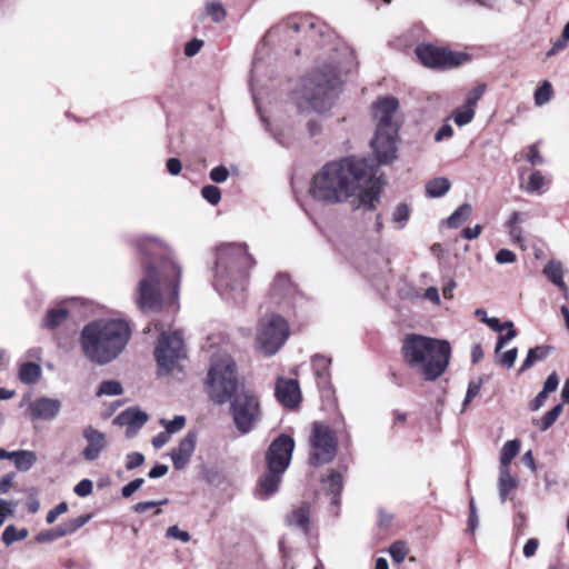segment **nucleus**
<instances>
[{
    "instance_id": "f257e3e1",
    "label": "nucleus",
    "mask_w": 569,
    "mask_h": 569,
    "mask_svg": "<svg viewBox=\"0 0 569 569\" xmlns=\"http://www.w3.org/2000/svg\"><path fill=\"white\" fill-rule=\"evenodd\" d=\"M377 167L366 157L347 156L327 162L312 177L309 193L325 206L358 200V207L372 211L380 201Z\"/></svg>"
},
{
    "instance_id": "f03ea898",
    "label": "nucleus",
    "mask_w": 569,
    "mask_h": 569,
    "mask_svg": "<svg viewBox=\"0 0 569 569\" xmlns=\"http://www.w3.org/2000/svg\"><path fill=\"white\" fill-rule=\"evenodd\" d=\"M139 253L148 259L144 274L137 288L136 302L142 311H158L163 305L176 306L179 297L181 267L171 258L163 257L154 266L156 257L163 251V243L153 237L136 240Z\"/></svg>"
},
{
    "instance_id": "7ed1b4c3",
    "label": "nucleus",
    "mask_w": 569,
    "mask_h": 569,
    "mask_svg": "<svg viewBox=\"0 0 569 569\" xmlns=\"http://www.w3.org/2000/svg\"><path fill=\"white\" fill-rule=\"evenodd\" d=\"M254 263L246 243H224L217 248L212 284L222 299L233 303L244 301L249 270Z\"/></svg>"
},
{
    "instance_id": "20e7f679",
    "label": "nucleus",
    "mask_w": 569,
    "mask_h": 569,
    "mask_svg": "<svg viewBox=\"0 0 569 569\" xmlns=\"http://www.w3.org/2000/svg\"><path fill=\"white\" fill-rule=\"evenodd\" d=\"M131 338L123 319L100 318L86 323L79 333L83 356H120Z\"/></svg>"
},
{
    "instance_id": "39448f33",
    "label": "nucleus",
    "mask_w": 569,
    "mask_h": 569,
    "mask_svg": "<svg viewBox=\"0 0 569 569\" xmlns=\"http://www.w3.org/2000/svg\"><path fill=\"white\" fill-rule=\"evenodd\" d=\"M340 79L337 69L327 64L303 77L301 88L296 92V103L300 111H328L337 97Z\"/></svg>"
},
{
    "instance_id": "423d86ee",
    "label": "nucleus",
    "mask_w": 569,
    "mask_h": 569,
    "mask_svg": "<svg viewBox=\"0 0 569 569\" xmlns=\"http://www.w3.org/2000/svg\"><path fill=\"white\" fill-rule=\"evenodd\" d=\"M204 391L210 401L222 406L238 393V373L232 358H217L210 366Z\"/></svg>"
},
{
    "instance_id": "0eeeda50",
    "label": "nucleus",
    "mask_w": 569,
    "mask_h": 569,
    "mask_svg": "<svg viewBox=\"0 0 569 569\" xmlns=\"http://www.w3.org/2000/svg\"><path fill=\"white\" fill-rule=\"evenodd\" d=\"M229 401L234 427L241 435H248L262 417L259 398L251 389L242 387Z\"/></svg>"
},
{
    "instance_id": "6e6552de",
    "label": "nucleus",
    "mask_w": 569,
    "mask_h": 569,
    "mask_svg": "<svg viewBox=\"0 0 569 569\" xmlns=\"http://www.w3.org/2000/svg\"><path fill=\"white\" fill-rule=\"evenodd\" d=\"M289 335V325L283 317L276 313L267 315L257 328V348L266 356H273L286 343Z\"/></svg>"
},
{
    "instance_id": "1a4fd4ad",
    "label": "nucleus",
    "mask_w": 569,
    "mask_h": 569,
    "mask_svg": "<svg viewBox=\"0 0 569 569\" xmlns=\"http://www.w3.org/2000/svg\"><path fill=\"white\" fill-rule=\"evenodd\" d=\"M309 445V460L313 466L330 462L337 453V437L329 426L321 422L312 425Z\"/></svg>"
},
{
    "instance_id": "9d476101",
    "label": "nucleus",
    "mask_w": 569,
    "mask_h": 569,
    "mask_svg": "<svg viewBox=\"0 0 569 569\" xmlns=\"http://www.w3.org/2000/svg\"><path fill=\"white\" fill-rule=\"evenodd\" d=\"M415 53L421 64L432 69L457 67L468 59L466 53L453 52L429 43L418 44L415 49Z\"/></svg>"
},
{
    "instance_id": "9b49d317",
    "label": "nucleus",
    "mask_w": 569,
    "mask_h": 569,
    "mask_svg": "<svg viewBox=\"0 0 569 569\" xmlns=\"http://www.w3.org/2000/svg\"><path fill=\"white\" fill-rule=\"evenodd\" d=\"M402 356H451V346L447 340L410 333L403 339Z\"/></svg>"
},
{
    "instance_id": "f8f14e48",
    "label": "nucleus",
    "mask_w": 569,
    "mask_h": 569,
    "mask_svg": "<svg viewBox=\"0 0 569 569\" xmlns=\"http://www.w3.org/2000/svg\"><path fill=\"white\" fill-rule=\"evenodd\" d=\"M397 134L398 129H376L375 138L371 140V148L376 156V161L372 159L370 160L377 168L379 164H388L397 158Z\"/></svg>"
},
{
    "instance_id": "ddd939ff",
    "label": "nucleus",
    "mask_w": 569,
    "mask_h": 569,
    "mask_svg": "<svg viewBox=\"0 0 569 569\" xmlns=\"http://www.w3.org/2000/svg\"><path fill=\"white\" fill-rule=\"evenodd\" d=\"M293 449L295 441L291 437L287 435L279 436L271 442L267 451V467L286 471L290 465Z\"/></svg>"
},
{
    "instance_id": "4468645a",
    "label": "nucleus",
    "mask_w": 569,
    "mask_h": 569,
    "mask_svg": "<svg viewBox=\"0 0 569 569\" xmlns=\"http://www.w3.org/2000/svg\"><path fill=\"white\" fill-rule=\"evenodd\" d=\"M186 343L180 330H162L159 333L153 356H186Z\"/></svg>"
},
{
    "instance_id": "2eb2a0df",
    "label": "nucleus",
    "mask_w": 569,
    "mask_h": 569,
    "mask_svg": "<svg viewBox=\"0 0 569 569\" xmlns=\"http://www.w3.org/2000/svg\"><path fill=\"white\" fill-rule=\"evenodd\" d=\"M274 395L277 400L287 409H296L302 398L298 381L284 377H278Z\"/></svg>"
},
{
    "instance_id": "dca6fc26",
    "label": "nucleus",
    "mask_w": 569,
    "mask_h": 569,
    "mask_svg": "<svg viewBox=\"0 0 569 569\" xmlns=\"http://www.w3.org/2000/svg\"><path fill=\"white\" fill-rule=\"evenodd\" d=\"M323 28H326V26L318 22L313 17L288 18L279 26L271 28L263 37V41L271 38L278 30L284 29L292 30L295 32L315 31L317 29L318 34L322 37L325 34Z\"/></svg>"
},
{
    "instance_id": "f3484780",
    "label": "nucleus",
    "mask_w": 569,
    "mask_h": 569,
    "mask_svg": "<svg viewBox=\"0 0 569 569\" xmlns=\"http://www.w3.org/2000/svg\"><path fill=\"white\" fill-rule=\"evenodd\" d=\"M408 366L426 380H435L445 372L448 358H409Z\"/></svg>"
},
{
    "instance_id": "a211bd4d",
    "label": "nucleus",
    "mask_w": 569,
    "mask_h": 569,
    "mask_svg": "<svg viewBox=\"0 0 569 569\" xmlns=\"http://www.w3.org/2000/svg\"><path fill=\"white\" fill-rule=\"evenodd\" d=\"M201 350L207 356H231L239 351L223 331L208 335L201 345Z\"/></svg>"
},
{
    "instance_id": "6ab92c4d",
    "label": "nucleus",
    "mask_w": 569,
    "mask_h": 569,
    "mask_svg": "<svg viewBox=\"0 0 569 569\" xmlns=\"http://www.w3.org/2000/svg\"><path fill=\"white\" fill-rule=\"evenodd\" d=\"M82 436L87 441V446L82 451V457L87 461L97 460L101 452L107 448L108 441L103 432L88 426L83 429Z\"/></svg>"
},
{
    "instance_id": "aec40b11",
    "label": "nucleus",
    "mask_w": 569,
    "mask_h": 569,
    "mask_svg": "<svg viewBox=\"0 0 569 569\" xmlns=\"http://www.w3.org/2000/svg\"><path fill=\"white\" fill-rule=\"evenodd\" d=\"M398 104V100L393 97H383L373 104V114L378 120L377 128L397 129L392 119Z\"/></svg>"
},
{
    "instance_id": "412c9836",
    "label": "nucleus",
    "mask_w": 569,
    "mask_h": 569,
    "mask_svg": "<svg viewBox=\"0 0 569 569\" xmlns=\"http://www.w3.org/2000/svg\"><path fill=\"white\" fill-rule=\"evenodd\" d=\"M481 321L487 323L492 329L496 336L495 356H498L499 351L508 343L512 338L516 337V329L511 321L501 322L498 318H481Z\"/></svg>"
},
{
    "instance_id": "4be33fe9",
    "label": "nucleus",
    "mask_w": 569,
    "mask_h": 569,
    "mask_svg": "<svg viewBox=\"0 0 569 569\" xmlns=\"http://www.w3.org/2000/svg\"><path fill=\"white\" fill-rule=\"evenodd\" d=\"M196 441H197L196 432L190 431L179 442V446L171 451V453H170L171 460H172L173 467L177 470H181L188 465L191 456L194 452Z\"/></svg>"
},
{
    "instance_id": "5701e85b",
    "label": "nucleus",
    "mask_w": 569,
    "mask_h": 569,
    "mask_svg": "<svg viewBox=\"0 0 569 569\" xmlns=\"http://www.w3.org/2000/svg\"><path fill=\"white\" fill-rule=\"evenodd\" d=\"M60 409L61 402L49 397H40L29 405V410L34 419L52 420Z\"/></svg>"
},
{
    "instance_id": "b1692460",
    "label": "nucleus",
    "mask_w": 569,
    "mask_h": 569,
    "mask_svg": "<svg viewBox=\"0 0 569 569\" xmlns=\"http://www.w3.org/2000/svg\"><path fill=\"white\" fill-rule=\"evenodd\" d=\"M148 421V415L137 408H128L119 413L113 423L127 427V436H133L146 422Z\"/></svg>"
},
{
    "instance_id": "393cba45",
    "label": "nucleus",
    "mask_w": 569,
    "mask_h": 569,
    "mask_svg": "<svg viewBox=\"0 0 569 569\" xmlns=\"http://www.w3.org/2000/svg\"><path fill=\"white\" fill-rule=\"evenodd\" d=\"M283 473L284 471H280V469L267 467V471L259 479L256 496L259 499H268L274 495L279 489Z\"/></svg>"
},
{
    "instance_id": "a878e982",
    "label": "nucleus",
    "mask_w": 569,
    "mask_h": 569,
    "mask_svg": "<svg viewBox=\"0 0 569 569\" xmlns=\"http://www.w3.org/2000/svg\"><path fill=\"white\" fill-rule=\"evenodd\" d=\"M186 358H157L158 376L161 378H172L183 380L187 376V368L182 360Z\"/></svg>"
},
{
    "instance_id": "bb28decb",
    "label": "nucleus",
    "mask_w": 569,
    "mask_h": 569,
    "mask_svg": "<svg viewBox=\"0 0 569 569\" xmlns=\"http://www.w3.org/2000/svg\"><path fill=\"white\" fill-rule=\"evenodd\" d=\"M311 505L309 502H301L295 506L290 513L287 516V523L290 527L301 530L305 535L310 530Z\"/></svg>"
},
{
    "instance_id": "cd10ccee",
    "label": "nucleus",
    "mask_w": 569,
    "mask_h": 569,
    "mask_svg": "<svg viewBox=\"0 0 569 569\" xmlns=\"http://www.w3.org/2000/svg\"><path fill=\"white\" fill-rule=\"evenodd\" d=\"M519 178L520 188L528 193H537L545 186V177L539 170L521 168Z\"/></svg>"
},
{
    "instance_id": "c85d7f7f",
    "label": "nucleus",
    "mask_w": 569,
    "mask_h": 569,
    "mask_svg": "<svg viewBox=\"0 0 569 569\" xmlns=\"http://www.w3.org/2000/svg\"><path fill=\"white\" fill-rule=\"evenodd\" d=\"M543 274L557 286L565 296H567L568 287L563 281L562 264L560 261L550 260L543 268Z\"/></svg>"
},
{
    "instance_id": "c756f323",
    "label": "nucleus",
    "mask_w": 569,
    "mask_h": 569,
    "mask_svg": "<svg viewBox=\"0 0 569 569\" xmlns=\"http://www.w3.org/2000/svg\"><path fill=\"white\" fill-rule=\"evenodd\" d=\"M69 317V311L64 308H52L49 309L41 322V327L44 329L53 330L62 325Z\"/></svg>"
},
{
    "instance_id": "7c9ffc66",
    "label": "nucleus",
    "mask_w": 569,
    "mask_h": 569,
    "mask_svg": "<svg viewBox=\"0 0 569 569\" xmlns=\"http://www.w3.org/2000/svg\"><path fill=\"white\" fill-rule=\"evenodd\" d=\"M518 482L515 477L510 475V470L506 468L499 469V497L501 502H505L508 495L517 487Z\"/></svg>"
},
{
    "instance_id": "2f4dec72",
    "label": "nucleus",
    "mask_w": 569,
    "mask_h": 569,
    "mask_svg": "<svg viewBox=\"0 0 569 569\" xmlns=\"http://www.w3.org/2000/svg\"><path fill=\"white\" fill-rule=\"evenodd\" d=\"M325 489L331 495V503L339 505V495L342 490V476L339 472L331 471L327 479L323 480Z\"/></svg>"
},
{
    "instance_id": "473e14b6",
    "label": "nucleus",
    "mask_w": 569,
    "mask_h": 569,
    "mask_svg": "<svg viewBox=\"0 0 569 569\" xmlns=\"http://www.w3.org/2000/svg\"><path fill=\"white\" fill-rule=\"evenodd\" d=\"M41 367L36 362H23L19 368V379L26 385L36 383L41 377Z\"/></svg>"
},
{
    "instance_id": "72a5a7b5",
    "label": "nucleus",
    "mask_w": 569,
    "mask_h": 569,
    "mask_svg": "<svg viewBox=\"0 0 569 569\" xmlns=\"http://www.w3.org/2000/svg\"><path fill=\"white\" fill-rule=\"evenodd\" d=\"M11 460H13L16 468L19 471L30 470L37 461V456L30 450L12 451Z\"/></svg>"
},
{
    "instance_id": "f704fd0d",
    "label": "nucleus",
    "mask_w": 569,
    "mask_h": 569,
    "mask_svg": "<svg viewBox=\"0 0 569 569\" xmlns=\"http://www.w3.org/2000/svg\"><path fill=\"white\" fill-rule=\"evenodd\" d=\"M472 213V207L469 203L459 206L447 219L449 228L456 229L465 223Z\"/></svg>"
},
{
    "instance_id": "c9c22d12",
    "label": "nucleus",
    "mask_w": 569,
    "mask_h": 569,
    "mask_svg": "<svg viewBox=\"0 0 569 569\" xmlns=\"http://www.w3.org/2000/svg\"><path fill=\"white\" fill-rule=\"evenodd\" d=\"M450 189V181L447 178H433L426 184V192L431 198H440Z\"/></svg>"
},
{
    "instance_id": "e433bc0d",
    "label": "nucleus",
    "mask_w": 569,
    "mask_h": 569,
    "mask_svg": "<svg viewBox=\"0 0 569 569\" xmlns=\"http://www.w3.org/2000/svg\"><path fill=\"white\" fill-rule=\"evenodd\" d=\"M520 441L518 439L507 441L500 453V468L509 469L512 459L519 453Z\"/></svg>"
},
{
    "instance_id": "4c0bfd02",
    "label": "nucleus",
    "mask_w": 569,
    "mask_h": 569,
    "mask_svg": "<svg viewBox=\"0 0 569 569\" xmlns=\"http://www.w3.org/2000/svg\"><path fill=\"white\" fill-rule=\"evenodd\" d=\"M28 535V529H17L13 525H9L2 532V541L4 542L6 546H10L16 541L26 539Z\"/></svg>"
},
{
    "instance_id": "58836bf2",
    "label": "nucleus",
    "mask_w": 569,
    "mask_h": 569,
    "mask_svg": "<svg viewBox=\"0 0 569 569\" xmlns=\"http://www.w3.org/2000/svg\"><path fill=\"white\" fill-rule=\"evenodd\" d=\"M562 405H556L552 409H550L546 415L535 423L540 428L541 431L548 430L555 421L559 418L562 412Z\"/></svg>"
},
{
    "instance_id": "ea45409f",
    "label": "nucleus",
    "mask_w": 569,
    "mask_h": 569,
    "mask_svg": "<svg viewBox=\"0 0 569 569\" xmlns=\"http://www.w3.org/2000/svg\"><path fill=\"white\" fill-rule=\"evenodd\" d=\"M475 114V109L462 104L461 108H458L452 112V118L458 127H463L473 120Z\"/></svg>"
},
{
    "instance_id": "a19ab883",
    "label": "nucleus",
    "mask_w": 569,
    "mask_h": 569,
    "mask_svg": "<svg viewBox=\"0 0 569 569\" xmlns=\"http://www.w3.org/2000/svg\"><path fill=\"white\" fill-rule=\"evenodd\" d=\"M483 379L481 377L469 381L461 411H465L468 408V405L479 395Z\"/></svg>"
},
{
    "instance_id": "79ce46f5",
    "label": "nucleus",
    "mask_w": 569,
    "mask_h": 569,
    "mask_svg": "<svg viewBox=\"0 0 569 569\" xmlns=\"http://www.w3.org/2000/svg\"><path fill=\"white\" fill-rule=\"evenodd\" d=\"M90 520V515L80 516L74 519H70L64 523L59 525L61 528V533L64 536L71 535L82 526H84Z\"/></svg>"
},
{
    "instance_id": "37998d69",
    "label": "nucleus",
    "mask_w": 569,
    "mask_h": 569,
    "mask_svg": "<svg viewBox=\"0 0 569 569\" xmlns=\"http://www.w3.org/2000/svg\"><path fill=\"white\" fill-rule=\"evenodd\" d=\"M552 96V87L549 81H543L535 91V103L537 106L546 104Z\"/></svg>"
},
{
    "instance_id": "c03bdc74",
    "label": "nucleus",
    "mask_w": 569,
    "mask_h": 569,
    "mask_svg": "<svg viewBox=\"0 0 569 569\" xmlns=\"http://www.w3.org/2000/svg\"><path fill=\"white\" fill-rule=\"evenodd\" d=\"M410 217V209L406 203L398 204L392 212V222L399 224V229H402L408 222Z\"/></svg>"
},
{
    "instance_id": "a18cd8bd",
    "label": "nucleus",
    "mask_w": 569,
    "mask_h": 569,
    "mask_svg": "<svg viewBox=\"0 0 569 569\" xmlns=\"http://www.w3.org/2000/svg\"><path fill=\"white\" fill-rule=\"evenodd\" d=\"M160 423L170 436L180 431L184 427L186 418L183 416H176L172 420L161 419Z\"/></svg>"
},
{
    "instance_id": "49530a36",
    "label": "nucleus",
    "mask_w": 569,
    "mask_h": 569,
    "mask_svg": "<svg viewBox=\"0 0 569 569\" xmlns=\"http://www.w3.org/2000/svg\"><path fill=\"white\" fill-rule=\"evenodd\" d=\"M408 551V547L403 541H397L389 548V553L397 563H401L406 559Z\"/></svg>"
},
{
    "instance_id": "de8ad7c7",
    "label": "nucleus",
    "mask_w": 569,
    "mask_h": 569,
    "mask_svg": "<svg viewBox=\"0 0 569 569\" xmlns=\"http://www.w3.org/2000/svg\"><path fill=\"white\" fill-rule=\"evenodd\" d=\"M485 91H486L485 83H480V84L476 86L467 93L463 104L471 109H475V107L477 106L478 101L481 99Z\"/></svg>"
},
{
    "instance_id": "09e8293b",
    "label": "nucleus",
    "mask_w": 569,
    "mask_h": 569,
    "mask_svg": "<svg viewBox=\"0 0 569 569\" xmlns=\"http://www.w3.org/2000/svg\"><path fill=\"white\" fill-rule=\"evenodd\" d=\"M201 196L206 199L210 204L216 206L221 200V190L213 186L207 184L201 189Z\"/></svg>"
},
{
    "instance_id": "8fccbe9b",
    "label": "nucleus",
    "mask_w": 569,
    "mask_h": 569,
    "mask_svg": "<svg viewBox=\"0 0 569 569\" xmlns=\"http://www.w3.org/2000/svg\"><path fill=\"white\" fill-rule=\"evenodd\" d=\"M122 393V386L120 382L114 380L103 381L100 387L98 395H107V396H118Z\"/></svg>"
},
{
    "instance_id": "3c124183",
    "label": "nucleus",
    "mask_w": 569,
    "mask_h": 569,
    "mask_svg": "<svg viewBox=\"0 0 569 569\" xmlns=\"http://www.w3.org/2000/svg\"><path fill=\"white\" fill-rule=\"evenodd\" d=\"M479 525V517L477 513L476 502L475 499L471 498L469 501V518H468V525H467V532L473 533Z\"/></svg>"
},
{
    "instance_id": "603ef678",
    "label": "nucleus",
    "mask_w": 569,
    "mask_h": 569,
    "mask_svg": "<svg viewBox=\"0 0 569 569\" xmlns=\"http://www.w3.org/2000/svg\"><path fill=\"white\" fill-rule=\"evenodd\" d=\"M207 13L211 17L212 21L220 22L226 17V10L219 2H212L207 4Z\"/></svg>"
},
{
    "instance_id": "864d4df0",
    "label": "nucleus",
    "mask_w": 569,
    "mask_h": 569,
    "mask_svg": "<svg viewBox=\"0 0 569 569\" xmlns=\"http://www.w3.org/2000/svg\"><path fill=\"white\" fill-rule=\"evenodd\" d=\"M166 537L169 539H178L184 543L191 540V536L188 531L181 530L178 526H171L166 530Z\"/></svg>"
},
{
    "instance_id": "5fc2aeb1",
    "label": "nucleus",
    "mask_w": 569,
    "mask_h": 569,
    "mask_svg": "<svg viewBox=\"0 0 569 569\" xmlns=\"http://www.w3.org/2000/svg\"><path fill=\"white\" fill-rule=\"evenodd\" d=\"M526 160L533 166H541L545 163V159L540 154L538 146L536 143L531 144L526 154Z\"/></svg>"
},
{
    "instance_id": "6e6d98bb",
    "label": "nucleus",
    "mask_w": 569,
    "mask_h": 569,
    "mask_svg": "<svg viewBox=\"0 0 569 569\" xmlns=\"http://www.w3.org/2000/svg\"><path fill=\"white\" fill-rule=\"evenodd\" d=\"M17 503L0 498V527L3 525L6 518L13 513Z\"/></svg>"
},
{
    "instance_id": "4d7b16f0",
    "label": "nucleus",
    "mask_w": 569,
    "mask_h": 569,
    "mask_svg": "<svg viewBox=\"0 0 569 569\" xmlns=\"http://www.w3.org/2000/svg\"><path fill=\"white\" fill-rule=\"evenodd\" d=\"M93 485L92 481L89 479H82L73 488L74 493L79 497H88L89 495H91Z\"/></svg>"
},
{
    "instance_id": "13d9d810",
    "label": "nucleus",
    "mask_w": 569,
    "mask_h": 569,
    "mask_svg": "<svg viewBox=\"0 0 569 569\" xmlns=\"http://www.w3.org/2000/svg\"><path fill=\"white\" fill-rule=\"evenodd\" d=\"M210 179L216 183L224 182L229 177V170L224 166H218L211 169Z\"/></svg>"
},
{
    "instance_id": "bf43d9fd",
    "label": "nucleus",
    "mask_w": 569,
    "mask_h": 569,
    "mask_svg": "<svg viewBox=\"0 0 569 569\" xmlns=\"http://www.w3.org/2000/svg\"><path fill=\"white\" fill-rule=\"evenodd\" d=\"M61 537H64V535L61 533V528L58 526L57 528H54L52 530L40 532L36 537V540L38 542H47V541H52V540L61 538Z\"/></svg>"
},
{
    "instance_id": "052dcab7",
    "label": "nucleus",
    "mask_w": 569,
    "mask_h": 569,
    "mask_svg": "<svg viewBox=\"0 0 569 569\" xmlns=\"http://www.w3.org/2000/svg\"><path fill=\"white\" fill-rule=\"evenodd\" d=\"M143 482L144 480L142 478H137L127 483L121 489L122 497L129 498L131 495H133L137 490H139L142 487Z\"/></svg>"
},
{
    "instance_id": "680f3d73",
    "label": "nucleus",
    "mask_w": 569,
    "mask_h": 569,
    "mask_svg": "<svg viewBox=\"0 0 569 569\" xmlns=\"http://www.w3.org/2000/svg\"><path fill=\"white\" fill-rule=\"evenodd\" d=\"M495 259L500 264L512 263L516 261V253L509 249H500Z\"/></svg>"
},
{
    "instance_id": "e2e57ef3",
    "label": "nucleus",
    "mask_w": 569,
    "mask_h": 569,
    "mask_svg": "<svg viewBox=\"0 0 569 569\" xmlns=\"http://www.w3.org/2000/svg\"><path fill=\"white\" fill-rule=\"evenodd\" d=\"M144 462V456L140 452H131L127 456L126 468L133 470Z\"/></svg>"
},
{
    "instance_id": "0e129e2a",
    "label": "nucleus",
    "mask_w": 569,
    "mask_h": 569,
    "mask_svg": "<svg viewBox=\"0 0 569 569\" xmlns=\"http://www.w3.org/2000/svg\"><path fill=\"white\" fill-rule=\"evenodd\" d=\"M67 511H68L67 502H60L59 505H57L53 509H51L48 512L46 520L48 523H53L60 515H63Z\"/></svg>"
},
{
    "instance_id": "69168bd1",
    "label": "nucleus",
    "mask_w": 569,
    "mask_h": 569,
    "mask_svg": "<svg viewBox=\"0 0 569 569\" xmlns=\"http://www.w3.org/2000/svg\"><path fill=\"white\" fill-rule=\"evenodd\" d=\"M168 502L167 499H163V500H160V501H143V502H138L137 505L133 506V510L138 513H143L146 511H148L149 509H152L157 506H162V505H166Z\"/></svg>"
},
{
    "instance_id": "338daca9",
    "label": "nucleus",
    "mask_w": 569,
    "mask_h": 569,
    "mask_svg": "<svg viewBox=\"0 0 569 569\" xmlns=\"http://www.w3.org/2000/svg\"><path fill=\"white\" fill-rule=\"evenodd\" d=\"M202 46H203V41L202 40H200V39H192L189 42H187V44L184 47V54L187 57H193V56H196L200 51Z\"/></svg>"
},
{
    "instance_id": "774afa93",
    "label": "nucleus",
    "mask_w": 569,
    "mask_h": 569,
    "mask_svg": "<svg viewBox=\"0 0 569 569\" xmlns=\"http://www.w3.org/2000/svg\"><path fill=\"white\" fill-rule=\"evenodd\" d=\"M558 386H559V377L556 372H552L551 375L548 376L547 380L545 381L542 391H545L546 393L549 395V393L556 391Z\"/></svg>"
}]
</instances>
